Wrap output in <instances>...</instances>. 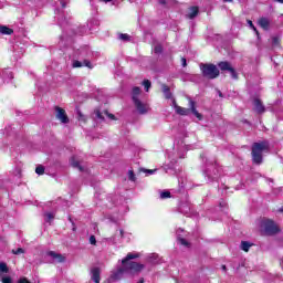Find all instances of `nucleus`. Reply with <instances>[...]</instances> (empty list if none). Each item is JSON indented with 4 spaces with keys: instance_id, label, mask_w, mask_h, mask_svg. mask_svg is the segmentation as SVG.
Returning a JSON list of instances; mask_svg holds the SVG:
<instances>
[{
    "instance_id": "f257e3e1",
    "label": "nucleus",
    "mask_w": 283,
    "mask_h": 283,
    "mask_svg": "<svg viewBox=\"0 0 283 283\" xmlns=\"http://www.w3.org/2000/svg\"><path fill=\"white\" fill-rule=\"evenodd\" d=\"M140 258L138 253H128L126 258L122 260V268H119L116 272L112 274V280H122L125 273H140L143 269H145V264L134 262L132 260H136Z\"/></svg>"
},
{
    "instance_id": "f03ea898",
    "label": "nucleus",
    "mask_w": 283,
    "mask_h": 283,
    "mask_svg": "<svg viewBox=\"0 0 283 283\" xmlns=\"http://www.w3.org/2000/svg\"><path fill=\"white\" fill-rule=\"evenodd\" d=\"M269 149V146L266 145V142H261V143H254L252 144V163L254 165H262L264 158H263V153Z\"/></svg>"
},
{
    "instance_id": "7ed1b4c3",
    "label": "nucleus",
    "mask_w": 283,
    "mask_h": 283,
    "mask_svg": "<svg viewBox=\"0 0 283 283\" xmlns=\"http://www.w3.org/2000/svg\"><path fill=\"white\" fill-rule=\"evenodd\" d=\"M199 67L203 78L213 81V78H218V76H220V70H218V66L213 63H201L199 64Z\"/></svg>"
},
{
    "instance_id": "20e7f679",
    "label": "nucleus",
    "mask_w": 283,
    "mask_h": 283,
    "mask_svg": "<svg viewBox=\"0 0 283 283\" xmlns=\"http://www.w3.org/2000/svg\"><path fill=\"white\" fill-rule=\"evenodd\" d=\"M176 114L179 116H189V114H193L198 120H202V114L198 113V109L196 108V102L193 99L189 98V108L176 106Z\"/></svg>"
},
{
    "instance_id": "39448f33",
    "label": "nucleus",
    "mask_w": 283,
    "mask_h": 283,
    "mask_svg": "<svg viewBox=\"0 0 283 283\" xmlns=\"http://www.w3.org/2000/svg\"><path fill=\"white\" fill-rule=\"evenodd\" d=\"M261 227L265 235H276V233H280V227H277V224H275V221L271 219H264L261 222Z\"/></svg>"
},
{
    "instance_id": "423d86ee",
    "label": "nucleus",
    "mask_w": 283,
    "mask_h": 283,
    "mask_svg": "<svg viewBox=\"0 0 283 283\" xmlns=\"http://www.w3.org/2000/svg\"><path fill=\"white\" fill-rule=\"evenodd\" d=\"M218 67L221 70V72H229L232 78L238 80V72L235 69H233V66H231L230 62L221 61L218 63Z\"/></svg>"
},
{
    "instance_id": "0eeeda50",
    "label": "nucleus",
    "mask_w": 283,
    "mask_h": 283,
    "mask_svg": "<svg viewBox=\"0 0 283 283\" xmlns=\"http://www.w3.org/2000/svg\"><path fill=\"white\" fill-rule=\"evenodd\" d=\"M55 118L57 120L62 122L64 125H67L70 123V117H67V113L61 108V106H55Z\"/></svg>"
},
{
    "instance_id": "6e6552de",
    "label": "nucleus",
    "mask_w": 283,
    "mask_h": 283,
    "mask_svg": "<svg viewBox=\"0 0 283 283\" xmlns=\"http://www.w3.org/2000/svg\"><path fill=\"white\" fill-rule=\"evenodd\" d=\"M253 112L256 114H264L266 112V106H264V103L260 98H254L253 99Z\"/></svg>"
},
{
    "instance_id": "1a4fd4ad",
    "label": "nucleus",
    "mask_w": 283,
    "mask_h": 283,
    "mask_svg": "<svg viewBox=\"0 0 283 283\" xmlns=\"http://www.w3.org/2000/svg\"><path fill=\"white\" fill-rule=\"evenodd\" d=\"M46 255H49L50 258H53V260H56L60 264L65 262V255H63L61 253H56L54 251H49V252H46Z\"/></svg>"
},
{
    "instance_id": "9d476101",
    "label": "nucleus",
    "mask_w": 283,
    "mask_h": 283,
    "mask_svg": "<svg viewBox=\"0 0 283 283\" xmlns=\"http://www.w3.org/2000/svg\"><path fill=\"white\" fill-rule=\"evenodd\" d=\"M161 92L167 101L171 99L174 96L171 88L167 84H161Z\"/></svg>"
},
{
    "instance_id": "9b49d317",
    "label": "nucleus",
    "mask_w": 283,
    "mask_h": 283,
    "mask_svg": "<svg viewBox=\"0 0 283 283\" xmlns=\"http://www.w3.org/2000/svg\"><path fill=\"white\" fill-rule=\"evenodd\" d=\"M133 102L137 112H139L140 114H147V107L145 106V104H143V102H140V99H135Z\"/></svg>"
},
{
    "instance_id": "f8f14e48",
    "label": "nucleus",
    "mask_w": 283,
    "mask_h": 283,
    "mask_svg": "<svg viewBox=\"0 0 283 283\" xmlns=\"http://www.w3.org/2000/svg\"><path fill=\"white\" fill-rule=\"evenodd\" d=\"M258 23L262 30H269V28H271V21H269L268 18H260Z\"/></svg>"
},
{
    "instance_id": "ddd939ff",
    "label": "nucleus",
    "mask_w": 283,
    "mask_h": 283,
    "mask_svg": "<svg viewBox=\"0 0 283 283\" xmlns=\"http://www.w3.org/2000/svg\"><path fill=\"white\" fill-rule=\"evenodd\" d=\"M92 280L95 283H101V269L94 268L92 270Z\"/></svg>"
},
{
    "instance_id": "4468645a",
    "label": "nucleus",
    "mask_w": 283,
    "mask_h": 283,
    "mask_svg": "<svg viewBox=\"0 0 283 283\" xmlns=\"http://www.w3.org/2000/svg\"><path fill=\"white\" fill-rule=\"evenodd\" d=\"M0 34H4L7 36H10L14 34V30L7 27V25H0Z\"/></svg>"
},
{
    "instance_id": "2eb2a0df",
    "label": "nucleus",
    "mask_w": 283,
    "mask_h": 283,
    "mask_svg": "<svg viewBox=\"0 0 283 283\" xmlns=\"http://www.w3.org/2000/svg\"><path fill=\"white\" fill-rule=\"evenodd\" d=\"M188 19H193L195 17H198L200 13V8L193 6L189 8Z\"/></svg>"
},
{
    "instance_id": "dca6fc26",
    "label": "nucleus",
    "mask_w": 283,
    "mask_h": 283,
    "mask_svg": "<svg viewBox=\"0 0 283 283\" xmlns=\"http://www.w3.org/2000/svg\"><path fill=\"white\" fill-rule=\"evenodd\" d=\"M71 166L74 169H78V171H83V166H81V163H78V160H76V157L71 158Z\"/></svg>"
},
{
    "instance_id": "f3484780",
    "label": "nucleus",
    "mask_w": 283,
    "mask_h": 283,
    "mask_svg": "<svg viewBox=\"0 0 283 283\" xmlns=\"http://www.w3.org/2000/svg\"><path fill=\"white\" fill-rule=\"evenodd\" d=\"M272 45L273 48H282V40L280 36H272Z\"/></svg>"
},
{
    "instance_id": "a211bd4d",
    "label": "nucleus",
    "mask_w": 283,
    "mask_h": 283,
    "mask_svg": "<svg viewBox=\"0 0 283 283\" xmlns=\"http://www.w3.org/2000/svg\"><path fill=\"white\" fill-rule=\"evenodd\" d=\"M252 244L249 241L241 242V250L245 253H249V249H251Z\"/></svg>"
},
{
    "instance_id": "6ab92c4d",
    "label": "nucleus",
    "mask_w": 283,
    "mask_h": 283,
    "mask_svg": "<svg viewBox=\"0 0 283 283\" xmlns=\"http://www.w3.org/2000/svg\"><path fill=\"white\" fill-rule=\"evenodd\" d=\"M138 96H140V87H133V101H138Z\"/></svg>"
},
{
    "instance_id": "aec40b11",
    "label": "nucleus",
    "mask_w": 283,
    "mask_h": 283,
    "mask_svg": "<svg viewBox=\"0 0 283 283\" xmlns=\"http://www.w3.org/2000/svg\"><path fill=\"white\" fill-rule=\"evenodd\" d=\"M0 273H10V268H8V263L0 262Z\"/></svg>"
},
{
    "instance_id": "412c9836",
    "label": "nucleus",
    "mask_w": 283,
    "mask_h": 283,
    "mask_svg": "<svg viewBox=\"0 0 283 283\" xmlns=\"http://www.w3.org/2000/svg\"><path fill=\"white\" fill-rule=\"evenodd\" d=\"M94 114H95L96 118H98V120H105V116H103V113L101 112V109L95 108Z\"/></svg>"
},
{
    "instance_id": "4be33fe9",
    "label": "nucleus",
    "mask_w": 283,
    "mask_h": 283,
    "mask_svg": "<svg viewBox=\"0 0 283 283\" xmlns=\"http://www.w3.org/2000/svg\"><path fill=\"white\" fill-rule=\"evenodd\" d=\"M35 174H38V176H43V174H45V167H43V166H38L36 168H35Z\"/></svg>"
},
{
    "instance_id": "5701e85b",
    "label": "nucleus",
    "mask_w": 283,
    "mask_h": 283,
    "mask_svg": "<svg viewBox=\"0 0 283 283\" xmlns=\"http://www.w3.org/2000/svg\"><path fill=\"white\" fill-rule=\"evenodd\" d=\"M128 180L136 182V174H134V170H128Z\"/></svg>"
},
{
    "instance_id": "b1692460",
    "label": "nucleus",
    "mask_w": 283,
    "mask_h": 283,
    "mask_svg": "<svg viewBox=\"0 0 283 283\" xmlns=\"http://www.w3.org/2000/svg\"><path fill=\"white\" fill-rule=\"evenodd\" d=\"M154 52H155V54H163V45L161 44H157L154 48Z\"/></svg>"
},
{
    "instance_id": "393cba45",
    "label": "nucleus",
    "mask_w": 283,
    "mask_h": 283,
    "mask_svg": "<svg viewBox=\"0 0 283 283\" xmlns=\"http://www.w3.org/2000/svg\"><path fill=\"white\" fill-rule=\"evenodd\" d=\"M143 85H144L146 92H149V87H151V82L149 80H145L143 82Z\"/></svg>"
},
{
    "instance_id": "a878e982",
    "label": "nucleus",
    "mask_w": 283,
    "mask_h": 283,
    "mask_svg": "<svg viewBox=\"0 0 283 283\" xmlns=\"http://www.w3.org/2000/svg\"><path fill=\"white\" fill-rule=\"evenodd\" d=\"M105 116H107L111 120H116V115L109 113V111H104Z\"/></svg>"
},
{
    "instance_id": "bb28decb",
    "label": "nucleus",
    "mask_w": 283,
    "mask_h": 283,
    "mask_svg": "<svg viewBox=\"0 0 283 283\" xmlns=\"http://www.w3.org/2000/svg\"><path fill=\"white\" fill-rule=\"evenodd\" d=\"M119 39H120L122 41H130L132 36H129V34H127V33H122V34L119 35Z\"/></svg>"
},
{
    "instance_id": "cd10ccee",
    "label": "nucleus",
    "mask_w": 283,
    "mask_h": 283,
    "mask_svg": "<svg viewBox=\"0 0 283 283\" xmlns=\"http://www.w3.org/2000/svg\"><path fill=\"white\" fill-rule=\"evenodd\" d=\"M13 255H21V253H25L23 248H18L17 250H12Z\"/></svg>"
},
{
    "instance_id": "c85d7f7f",
    "label": "nucleus",
    "mask_w": 283,
    "mask_h": 283,
    "mask_svg": "<svg viewBox=\"0 0 283 283\" xmlns=\"http://www.w3.org/2000/svg\"><path fill=\"white\" fill-rule=\"evenodd\" d=\"M77 116H78V120H81L82 123H87V117H85L83 113L78 112Z\"/></svg>"
},
{
    "instance_id": "c756f323",
    "label": "nucleus",
    "mask_w": 283,
    "mask_h": 283,
    "mask_svg": "<svg viewBox=\"0 0 283 283\" xmlns=\"http://www.w3.org/2000/svg\"><path fill=\"white\" fill-rule=\"evenodd\" d=\"M82 64L85 65V67H88V70H92V67H94L92 65V62H90L88 60H84Z\"/></svg>"
},
{
    "instance_id": "7c9ffc66",
    "label": "nucleus",
    "mask_w": 283,
    "mask_h": 283,
    "mask_svg": "<svg viewBox=\"0 0 283 283\" xmlns=\"http://www.w3.org/2000/svg\"><path fill=\"white\" fill-rule=\"evenodd\" d=\"M160 198L165 199V198H171V192L169 191H164L160 193Z\"/></svg>"
},
{
    "instance_id": "2f4dec72",
    "label": "nucleus",
    "mask_w": 283,
    "mask_h": 283,
    "mask_svg": "<svg viewBox=\"0 0 283 283\" xmlns=\"http://www.w3.org/2000/svg\"><path fill=\"white\" fill-rule=\"evenodd\" d=\"M73 67H83V62L78 60L73 61Z\"/></svg>"
},
{
    "instance_id": "473e14b6",
    "label": "nucleus",
    "mask_w": 283,
    "mask_h": 283,
    "mask_svg": "<svg viewBox=\"0 0 283 283\" xmlns=\"http://www.w3.org/2000/svg\"><path fill=\"white\" fill-rule=\"evenodd\" d=\"M248 24L250 25L251 30H253V32H258V28H255V24H253V21L248 20Z\"/></svg>"
},
{
    "instance_id": "72a5a7b5",
    "label": "nucleus",
    "mask_w": 283,
    "mask_h": 283,
    "mask_svg": "<svg viewBox=\"0 0 283 283\" xmlns=\"http://www.w3.org/2000/svg\"><path fill=\"white\" fill-rule=\"evenodd\" d=\"M179 242H180V244H182L184 247H189V241L186 240V239H184V238H180V239H179Z\"/></svg>"
},
{
    "instance_id": "f704fd0d",
    "label": "nucleus",
    "mask_w": 283,
    "mask_h": 283,
    "mask_svg": "<svg viewBox=\"0 0 283 283\" xmlns=\"http://www.w3.org/2000/svg\"><path fill=\"white\" fill-rule=\"evenodd\" d=\"M2 282H3V283H12V277H10V276H4V277H2Z\"/></svg>"
},
{
    "instance_id": "c9c22d12",
    "label": "nucleus",
    "mask_w": 283,
    "mask_h": 283,
    "mask_svg": "<svg viewBox=\"0 0 283 283\" xmlns=\"http://www.w3.org/2000/svg\"><path fill=\"white\" fill-rule=\"evenodd\" d=\"M145 174H156V169H142Z\"/></svg>"
},
{
    "instance_id": "e433bc0d",
    "label": "nucleus",
    "mask_w": 283,
    "mask_h": 283,
    "mask_svg": "<svg viewBox=\"0 0 283 283\" xmlns=\"http://www.w3.org/2000/svg\"><path fill=\"white\" fill-rule=\"evenodd\" d=\"M90 244L96 245V237L94 235L90 237Z\"/></svg>"
},
{
    "instance_id": "4c0bfd02",
    "label": "nucleus",
    "mask_w": 283,
    "mask_h": 283,
    "mask_svg": "<svg viewBox=\"0 0 283 283\" xmlns=\"http://www.w3.org/2000/svg\"><path fill=\"white\" fill-rule=\"evenodd\" d=\"M18 283H30L27 277L19 279Z\"/></svg>"
},
{
    "instance_id": "58836bf2",
    "label": "nucleus",
    "mask_w": 283,
    "mask_h": 283,
    "mask_svg": "<svg viewBox=\"0 0 283 283\" xmlns=\"http://www.w3.org/2000/svg\"><path fill=\"white\" fill-rule=\"evenodd\" d=\"M46 218H48L49 220H54V214L48 212V213H46Z\"/></svg>"
},
{
    "instance_id": "ea45409f",
    "label": "nucleus",
    "mask_w": 283,
    "mask_h": 283,
    "mask_svg": "<svg viewBox=\"0 0 283 283\" xmlns=\"http://www.w3.org/2000/svg\"><path fill=\"white\" fill-rule=\"evenodd\" d=\"M181 63H182V67H187V59L182 57Z\"/></svg>"
},
{
    "instance_id": "a19ab883",
    "label": "nucleus",
    "mask_w": 283,
    "mask_h": 283,
    "mask_svg": "<svg viewBox=\"0 0 283 283\" xmlns=\"http://www.w3.org/2000/svg\"><path fill=\"white\" fill-rule=\"evenodd\" d=\"M172 107L175 108V112H176V107H180V106L178 105V103L176 102V99H172Z\"/></svg>"
},
{
    "instance_id": "79ce46f5",
    "label": "nucleus",
    "mask_w": 283,
    "mask_h": 283,
    "mask_svg": "<svg viewBox=\"0 0 283 283\" xmlns=\"http://www.w3.org/2000/svg\"><path fill=\"white\" fill-rule=\"evenodd\" d=\"M60 3L62 6V8H67V3L65 2V0H61Z\"/></svg>"
},
{
    "instance_id": "37998d69",
    "label": "nucleus",
    "mask_w": 283,
    "mask_h": 283,
    "mask_svg": "<svg viewBox=\"0 0 283 283\" xmlns=\"http://www.w3.org/2000/svg\"><path fill=\"white\" fill-rule=\"evenodd\" d=\"M159 3H160L161 6H167V0H159Z\"/></svg>"
},
{
    "instance_id": "c03bdc74",
    "label": "nucleus",
    "mask_w": 283,
    "mask_h": 283,
    "mask_svg": "<svg viewBox=\"0 0 283 283\" xmlns=\"http://www.w3.org/2000/svg\"><path fill=\"white\" fill-rule=\"evenodd\" d=\"M99 1H102L103 3H112V1L114 0H99Z\"/></svg>"
},
{
    "instance_id": "a18cd8bd",
    "label": "nucleus",
    "mask_w": 283,
    "mask_h": 283,
    "mask_svg": "<svg viewBox=\"0 0 283 283\" xmlns=\"http://www.w3.org/2000/svg\"><path fill=\"white\" fill-rule=\"evenodd\" d=\"M119 234H120V238H124L125 231L124 230H119Z\"/></svg>"
},
{
    "instance_id": "49530a36",
    "label": "nucleus",
    "mask_w": 283,
    "mask_h": 283,
    "mask_svg": "<svg viewBox=\"0 0 283 283\" xmlns=\"http://www.w3.org/2000/svg\"><path fill=\"white\" fill-rule=\"evenodd\" d=\"M274 3H282L283 4V0H273Z\"/></svg>"
},
{
    "instance_id": "de8ad7c7",
    "label": "nucleus",
    "mask_w": 283,
    "mask_h": 283,
    "mask_svg": "<svg viewBox=\"0 0 283 283\" xmlns=\"http://www.w3.org/2000/svg\"><path fill=\"white\" fill-rule=\"evenodd\" d=\"M224 3H233V0H223Z\"/></svg>"
},
{
    "instance_id": "09e8293b",
    "label": "nucleus",
    "mask_w": 283,
    "mask_h": 283,
    "mask_svg": "<svg viewBox=\"0 0 283 283\" xmlns=\"http://www.w3.org/2000/svg\"><path fill=\"white\" fill-rule=\"evenodd\" d=\"M254 32H255L258 39H260V31H258V29H256V31H254Z\"/></svg>"
},
{
    "instance_id": "8fccbe9b",
    "label": "nucleus",
    "mask_w": 283,
    "mask_h": 283,
    "mask_svg": "<svg viewBox=\"0 0 283 283\" xmlns=\"http://www.w3.org/2000/svg\"><path fill=\"white\" fill-rule=\"evenodd\" d=\"M222 271H227V265L221 266Z\"/></svg>"
},
{
    "instance_id": "3c124183",
    "label": "nucleus",
    "mask_w": 283,
    "mask_h": 283,
    "mask_svg": "<svg viewBox=\"0 0 283 283\" xmlns=\"http://www.w3.org/2000/svg\"><path fill=\"white\" fill-rule=\"evenodd\" d=\"M219 96L222 98V92L219 91Z\"/></svg>"
},
{
    "instance_id": "603ef678",
    "label": "nucleus",
    "mask_w": 283,
    "mask_h": 283,
    "mask_svg": "<svg viewBox=\"0 0 283 283\" xmlns=\"http://www.w3.org/2000/svg\"><path fill=\"white\" fill-rule=\"evenodd\" d=\"M70 222H72V217H69Z\"/></svg>"
}]
</instances>
